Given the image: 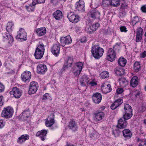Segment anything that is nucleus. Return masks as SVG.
Returning <instances> with one entry per match:
<instances>
[{"mask_svg": "<svg viewBox=\"0 0 146 146\" xmlns=\"http://www.w3.org/2000/svg\"><path fill=\"white\" fill-rule=\"evenodd\" d=\"M119 47L118 45L116 44L113 46V48H109L106 53V60L111 62L115 60L116 59V55L115 50Z\"/></svg>", "mask_w": 146, "mask_h": 146, "instance_id": "nucleus-1", "label": "nucleus"}, {"mask_svg": "<svg viewBox=\"0 0 146 146\" xmlns=\"http://www.w3.org/2000/svg\"><path fill=\"white\" fill-rule=\"evenodd\" d=\"M91 52L94 57L95 58L98 59L102 56L104 50L98 46L95 45L92 46Z\"/></svg>", "mask_w": 146, "mask_h": 146, "instance_id": "nucleus-2", "label": "nucleus"}, {"mask_svg": "<svg viewBox=\"0 0 146 146\" xmlns=\"http://www.w3.org/2000/svg\"><path fill=\"white\" fill-rule=\"evenodd\" d=\"M14 112L13 108L8 106L4 107L2 111L1 116L6 119H9L12 117Z\"/></svg>", "mask_w": 146, "mask_h": 146, "instance_id": "nucleus-3", "label": "nucleus"}, {"mask_svg": "<svg viewBox=\"0 0 146 146\" xmlns=\"http://www.w3.org/2000/svg\"><path fill=\"white\" fill-rule=\"evenodd\" d=\"M31 113L29 109H26L21 113V118L22 120L26 123H30L31 122Z\"/></svg>", "mask_w": 146, "mask_h": 146, "instance_id": "nucleus-4", "label": "nucleus"}, {"mask_svg": "<svg viewBox=\"0 0 146 146\" xmlns=\"http://www.w3.org/2000/svg\"><path fill=\"white\" fill-rule=\"evenodd\" d=\"M55 115L54 112H52L46 119L45 121V125L47 127H51L55 123Z\"/></svg>", "mask_w": 146, "mask_h": 146, "instance_id": "nucleus-5", "label": "nucleus"}, {"mask_svg": "<svg viewBox=\"0 0 146 146\" xmlns=\"http://www.w3.org/2000/svg\"><path fill=\"white\" fill-rule=\"evenodd\" d=\"M38 83L33 81L30 83L29 86L28 94L31 95L35 93L38 89Z\"/></svg>", "mask_w": 146, "mask_h": 146, "instance_id": "nucleus-6", "label": "nucleus"}, {"mask_svg": "<svg viewBox=\"0 0 146 146\" xmlns=\"http://www.w3.org/2000/svg\"><path fill=\"white\" fill-rule=\"evenodd\" d=\"M68 127L69 129L74 132L77 131L78 129V124L74 119H70L68 122Z\"/></svg>", "mask_w": 146, "mask_h": 146, "instance_id": "nucleus-7", "label": "nucleus"}, {"mask_svg": "<svg viewBox=\"0 0 146 146\" xmlns=\"http://www.w3.org/2000/svg\"><path fill=\"white\" fill-rule=\"evenodd\" d=\"M92 101L96 104H100L102 100V95L99 92H96L93 93L92 97Z\"/></svg>", "mask_w": 146, "mask_h": 146, "instance_id": "nucleus-8", "label": "nucleus"}, {"mask_svg": "<svg viewBox=\"0 0 146 146\" xmlns=\"http://www.w3.org/2000/svg\"><path fill=\"white\" fill-rule=\"evenodd\" d=\"M9 93L11 95H13V97L16 98H20L22 94L20 89L16 87H13Z\"/></svg>", "mask_w": 146, "mask_h": 146, "instance_id": "nucleus-9", "label": "nucleus"}, {"mask_svg": "<svg viewBox=\"0 0 146 146\" xmlns=\"http://www.w3.org/2000/svg\"><path fill=\"white\" fill-rule=\"evenodd\" d=\"M83 67V64L82 62H78L76 63L72 68L74 73H80Z\"/></svg>", "mask_w": 146, "mask_h": 146, "instance_id": "nucleus-10", "label": "nucleus"}, {"mask_svg": "<svg viewBox=\"0 0 146 146\" xmlns=\"http://www.w3.org/2000/svg\"><path fill=\"white\" fill-rule=\"evenodd\" d=\"M100 24L96 23L90 26H87L85 28L86 31L89 34H91L95 31L100 27Z\"/></svg>", "mask_w": 146, "mask_h": 146, "instance_id": "nucleus-11", "label": "nucleus"}, {"mask_svg": "<svg viewBox=\"0 0 146 146\" xmlns=\"http://www.w3.org/2000/svg\"><path fill=\"white\" fill-rule=\"evenodd\" d=\"M104 115L103 112L97 111L94 113V118L95 120L100 121L104 118Z\"/></svg>", "mask_w": 146, "mask_h": 146, "instance_id": "nucleus-12", "label": "nucleus"}, {"mask_svg": "<svg viewBox=\"0 0 146 146\" xmlns=\"http://www.w3.org/2000/svg\"><path fill=\"white\" fill-rule=\"evenodd\" d=\"M123 102V100L121 98H119L116 100L111 105L110 108L112 110H114L120 107Z\"/></svg>", "mask_w": 146, "mask_h": 146, "instance_id": "nucleus-13", "label": "nucleus"}, {"mask_svg": "<svg viewBox=\"0 0 146 146\" xmlns=\"http://www.w3.org/2000/svg\"><path fill=\"white\" fill-rule=\"evenodd\" d=\"M47 133L48 131L46 130L42 129L38 131L36 135V136L40 138L42 141H44L46 138Z\"/></svg>", "mask_w": 146, "mask_h": 146, "instance_id": "nucleus-14", "label": "nucleus"}, {"mask_svg": "<svg viewBox=\"0 0 146 146\" xmlns=\"http://www.w3.org/2000/svg\"><path fill=\"white\" fill-rule=\"evenodd\" d=\"M27 33L24 29H20L18 32V34L16 37L17 39L26 40Z\"/></svg>", "mask_w": 146, "mask_h": 146, "instance_id": "nucleus-15", "label": "nucleus"}, {"mask_svg": "<svg viewBox=\"0 0 146 146\" xmlns=\"http://www.w3.org/2000/svg\"><path fill=\"white\" fill-rule=\"evenodd\" d=\"M90 81V79L88 76L84 74L82 76L80 79V85L82 86H87Z\"/></svg>", "mask_w": 146, "mask_h": 146, "instance_id": "nucleus-16", "label": "nucleus"}, {"mask_svg": "<svg viewBox=\"0 0 146 146\" xmlns=\"http://www.w3.org/2000/svg\"><path fill=\"white\" fill-rule=\"evenodd\" d=\"M127 125V122L126 120L121 118L118 120L117 128L120 129H123L126 128Z\"/></svg>", "mask_w": 146, "mask_h": 146, "instance_id": "nucleus-17", "label": "nucleus"}, {"mask_svg": "<svg viewBox=\"0 0 146 146\" xmlns=\"http://www.w3.org/2000/svg\"><path fill=\"white\" fill-rule=\"evenodd\" d=\"M60 48V45L59 44H54L51 48L52 53L56 56H57L59 54Z\"/></svg>", "mask_w": 146, "mask_h": 146, "instance_id": "nucleus-18", "label": "nucleus"}, {"mask_svg": "<svg viewBox=\"0 0 146 146\" xmlns=\"http://www.w3.org/2000/svg\"><path fill=\"white\" fill-rule=\"evenodd\" d=\"M60 41L62 46H64L66 44L71 43L72 40L70 36H67L65 37L61 38Z\"/></svg>", "mask_w": 146, "mask_h": 146, "instance_id": "nucleus-19", "label": "nucleus"}, {"mask_svg": "<svg viewBox=\"0 0 146 146\" xmlns=\"http://www.w3.org/2000/svg\"><path fill=\"white\" fill-rule=\"evenodd\" d=\"M68 17L70 21L73 23H76L79 21L78 16L73 14L72 13H69Z\"/></svg>", "mask_w": 146, "mask_h": 146, "instance_id": "nucleus-20", "label": "nucleus"}, {"mask_svg": "<svg viewBox=\"0 0 146 146\" xmlns=\"http://www.w3.org/2000/svg\"><path fill=\"white\" fill-rule=\"evenodd\" d=\"M29 138V136L28 134L22 135L19 137L17 140V142L19 144H22L25 141L28 140Z\"/></svg>", "mask_w": 146, "mask_h": 146, "instance_id": "nucleus-21", "label": "nucleus"}, {"mask_svg": "<svg viewBox=\"0 0 146 146\" xmlns=\"http://www.w3.org/2000/svg\"><path fill=\"white\" fill-rule=\"evenodd\" d=\"M101 89L102 93L104 94L108 93L112 90L111 85L108 84L105 86L104 84H102L101 86Z\"/></svg>", "mask_w": 146, "mask_h": 146, "instance_id": "nucleus-22", "label": "nucleus"}, {"mask_svg": "<svg viewBox=\"0 0 146 146\" xmlns=\"http://www.w3.org/2000/svg\"><path fill=\"white\" fill-rule=\"evenodd\" d=\"M35 31L38 36H43L45 34L46 29L45 27H42L36 29Z\"/></svg>", "mask_w": 146, "mask_h": 146, "instance_id": "nucleus-23", "label": "nucleus"}, {"mask_svg": "<svg viewBox=\"0 0 146 146\" xmlns=\"http://www.w3.org/2000/svg\"><path fill=\"white\" fill-rule=\"evenodd\" d=\"M91 17L94 19H100V13L98 11L94 10L90 11L89 13Z\"/></svg>", "mask_w": 146, "mask_h": 146, "instance_id": "nucleus-24", "label": "nucleus"}, {"mask_svg": "<svg viewBox=\"0 0 146 146\" xmlns=\"http://www.w3.org/2000/svg\"><path fill=\"white\" fill-rule=\"evenodd\" d=\"M122 133L123 136L126 139L131 138L132 137V133L130 130L128 129H125L122 131Z\"/></svg>", "mask_w": 146, "mask_h": 146, "instance_id": "nucleus-25", "label": "nucleus"}, {"mask_svg": "<svg viewBox=\"0 0 146 146\" xmlns=\"http://www.w3.org/2000/svg\"><path fill=\"white\" fill-rule=\"evenodd\" d=\"M31 74H22L21 78L22 81L29 82L31 76Z\"/></svg>", "mask_w": 146, "mask_h": 146, "instance_id": "nucleus-26", "label": "nucleus"}, {"mask_svg": "<svg viewBox=\"0 0 146 146\" xmlns=\"http://www.w3.org/2000/svg\"><path fill=\"white\" fill-rule=\"evenodd\" d=\"M77 5L76 9L79 11H83L84 7V3L83 0H80L79 1L76 3Z\"/></svg>", "mask_w": 146, "mask_h": 146, "instance_id": "nucleus-27", "label": "nucleus"}, {"mask_svg": "<svg viewBox=\"0 0 146 146\" xmlns=\"http://www.w3.org/2000/svg\"><path fill=\"white\" fill-rule=\"evenodd\" d=\"M119 81L120 86L121 87H125L128 84V80L124 78H119Z\"/></svg>", "mask_w": 146, "mask_h": 146, "instance_id": "nucleus-28", "label": "nucleus"}, {"mask_svg": "<svg viewBox=\"0 0 146 146\" xmlns=\"http://www.w3.org/2000/svg\"><path fill=\"white\" fill-rule=\"evenodd\" d=\"M44 53L43 52L36 49L35 52V56L37 59H41Z\"/></svg>", "mask_w": 146, "mask_h": 146, "instance_id": "nucleus-29", "label": "nucleus"}, {"mask_svg": "<svg viewBox=\"0 0 146 146\" xmlns=\"http://www.w3.org/2000/svg\"><path fill=\"white\" fill-rule=\"evenodd\" d=\"M138 83V79L137 76H133L130 81V85L133 88L136 87Z\"/></svg>", "mask_w": 146, "mask_h": 146, "instance_id": "nucleus-30", "label": "nucleus"}, {"mask_svg": "<svg viewBox=\"0 0 146 146\" xmlns=\"http://www.w3.org/2000/svg\"><path fill=\"white\" fill-rule=\"evenodd\" d=\"M47 70L46 66L45 65L41 64L37 67V73H43Z\"/></svg>", "mask_w": 146, "mask_h": 146, "instance_id": "nucleus-31", "label": "nucleus"}, {"mask_svg": "<svg viewBox=\"0 0 146 146\" xmlns=\"http://www.w3.org/2000/svg\"><path fill=\"white\" fill-rule=\"evenodd\" d=\"M53 15L56 20H59L62 17V13L60 10L56 11L53 13Z\"/></svg>", "mask_w": 146, "mask_h": 146, "instance_id": "nucleus-32", "label": "nucleus"}, {"mask_svg": "<svg viewBox=\"0 0 146 146\" xmlns=\"http://www.w3.org/2000/svg\"><path fill=\"white\" fill-rule=\"evenodd\" d=\"M117 63L118 65L120 66L124 67L125 66L126 64L127 60L123 57H120L118 59Z\"/></svg>", "mask_w": 146, "mask_h": 146, "instance_id": "nucleus-33", "label": "nucleus"}, {"mask_svg": "<svg viewBox=\"0 0 146 146\" xmlns=\"http://www.w3.org/2000/svg\"><path fill=\"white\" fill-rule=\"evenodd\" d=\"M4 37V41L7 40L9 43H12L13 41V38L12 36L9 33L6 34Z\"/></svg>", "mask_w": 146, "mask_h": 146, "instance_id": "nucleus-34", "label": "nucleus"}, {"mask_svg": "<svg viewBox=\"0 0 146 146\" xmlns=\"http://www.w3.org/2000/svg\"><path fill=\"white\" fill-rule=\"evenodd\" d=\"M123 110V112H133V109L131 106L125 103H124Z\"/></svg>", "mask_w": 146, "mask_h": 146, "instance_id": "nucleus-35", "label": "nucleus"}, {"mask_svg": "<svg viewBox=\"0 0 146 146\" xmlns=\"http://www.w3.org/2000/svg\"><path fill=\"white\" fill-rule=\"evenodd\" d=\"M133 115V112H123L122 118L126 120L131 118Z\"/></svg>", "mask_w": 146, "mask_h": 146, "instance_id": "nucleus-36", "label": "nucleus"}, {"mask_svg": "<svg viewBox=\"0 0 146 146\" xmlns=\"http://www.w3.org/2000/svg\"><path fill=\"white\" fill-rule=\"evenodd\" d=\"M128 8V5L126 3L123 4L121 6L120 9V12L123 15H124L125 14L126 11L125 9H127Z\"/></svg>", "mask_w": 146, "mask_h": 146, "instance_id": "nucleus-37", "label": "nucleus"}, {"mask_svg": "<svg viewBox=\"0 0 146 146\" xmlns=\"http://www.w3.org/2000/svg\"><path fill=\"white\" fill-rule=\"evenodd\" d=\"M14 28L13 23L11 22H9L6 26V30L9 32H11L13 31Z\"/></svg>", "mask_w": 146, "mask_h": 146, "instance_id": "nucleus-38", "label": "nucleus"}, {"mask_svg": "<svg viewBox=\"0 0 146 146\" xmlns=\"http://www.w3.org/2000/svg\"><path fill=\"white\" fill-rule=\"evenodd\" d=\"M90 138L94 140H95L99 137L98 133L95 131H93L90 135Z\"/></svg>", "mask_w": 146, "mask_h": 146, "instance_id": "nucleus-39", "label": "nucleus"}, {"mask_svg": "<svg viewBox=\"0 0 146 146\" xmlns=\"http://www.w3.org/2000/svg\"><path fill=\"white\" fill-rule=\"evenodd\" d=\"M36 49L44 52L45 50L44 46L42 43L40 42H39V43L37 45Z\"/></svg>", "mask_w": 146, "mask_h": 146, "instance_id": "nucleus-40", "label": "nucleus"}, {"mask_svg": "<svg viewBox=\"0 0 146 146\" xmlns=\"http://www.w3.org/2000/svg\"><path fill=\"white\" fill-rule=\"evenodd\" d=\"M120 129L119 128H117V127L116 129H113L112 131V134L115 137L119 136L121 133V131L120 130Z\"/></svg>", "mask_w": 146, "mask_h": 146, "instance_id": "nucleus-41", "label": "nucleus"}, {"mask_svg": "<svg viewBox=\"0 0 146 146\" xmlns=\"http://www.w3.org/2000/svg\"><path fill=\"white\" fill-rule=\"evenodd\" d=\"M114 71L115 73H124L125 72H126L125 71V70L124 68L119 66L116 67L114 69Z\"/></svg>", "mask_w": 146, "mask_h": 146, "instance_id": "nucleus-42", "label": "nucleus"}, {"mask_svg": "<svg viewBox=\"0 0 146 146\" xmlns=\"http://www.w3.org/2000/svg\"><path fill=\"white\" fill-rule=\"evenodd\" d=\"M133 68L135 72H138L141 68L139 62H135L134 64Z\"/></svg>", "mask_w": 146, "mask_h": 146, "instance_id": "nucleus-43", "label": "nucleus"}, {"mask_svg": "<svg viewBox=\"0 0 146 146\" xmlns=\"http://www.w3.org/2000/svg\"><path fill=\"white\" fill-rule=\"evenodd\" d=\"M35 5H33L32 3V4H30L29 5H26L25 7L28 11L31 12L34 11Z\"/></svg>", "mask_w": 146, "mask_h": 146, "instance_id": "nucleus-44", "label": "nucleus"}, {"mask_svg": "<svg viewBox=\"0 0 146 146\" xmlns=\"http://www.w3.org/2000/svg\"><path fill=\"white\" fill-rule=\"evenodd\" d=\"M89 85L92 87H93L97 85V81L94 78H92L90 79V81L89 82Z\"/></svg>", "mask_w": 146, "mask_h": 146, "instance_id": "nucleus-45", "label": "nucleus"}, {"mask_svg": "<svg viewBox=\"0 0 146 146\" xmlns=\"http://www.w3.org/2000/svg\"><path fill=\"white\" fill-rule=\"evenodd\" d=\"M120 0H112L111 4L115 7H117L120 4Z\"/></svg>", "mask_w": 146, "mask_h": 146, "instance_id": "nucleus-46", "label": "nucleus"}, {"mask_svg": "<svg viewBox=\"0 0 146 146\" xmlns=\"http://www.w3.org/2000/svg\"><path fill=\"white\" fill-rule=\"evenodd\" d=\"M33 4L35 5L37 4L43 3L45 2V0H33Z\"/></svg>", "mask_w": 146, "mask_h": 146, "instance_id": "nucleus-47", "label": "nucleus"}, {"mask_svg": "<svg viewBox=\"0 0 146 146\" xmlns=\"http://www.w3.org/2000/svg\"><path fill=\"white\" fill-rule=\"evenodd\" d=\"M131 22L134 24H135L139 21V18L138 16H135L131 19Z\"/></svg>", "mask_w": 146, "mask_h": 146, "instance_id": "nucleus-48", "label": "nucleus"}, {"mask_svg": "<svg viewBox=\"0 0 146 146\" xmlns=\"http://www.w3.org/2000/svg\"><path fill=\"white\" fill-rule=\"evenodd\" d=\"M143 29L141 27H139L137 29V35H142Z\"/></svg>", "mask_w": 146, "mask_h": 146, "instance_id": "nucleus-49", "label": "nucleus"}, {"mask_svg": "<svg viewBox=\"0 0 146 146\" xmlns=\"http://www.w3.org/2000/svg\"><path fill=\"white\" fill-rule=\"evenodd\" d=\"M109 74H100V76L102 78H107L109 76Z\"/></svg>", "mask_w": 146, "mask_h": 146, "instance_id": "nucleus-50", "label": "nucleus"}, {"mask_svg": "<svg viewBox=\"0 0 146 146\" xmlns=\"http://www.w3.org/2000/svg\"><path fill=\"white\" fill-rule=\"evenodd\" d=\"M116 92L117 94H122L124 92L123 89L121 88H119L116 89Z\"/></svg>", "mask_w": 146, "mask_h": 146, "instance_id": "nucleus-51", "label": "nucleus"}, {"mask_svg": "<svg viewBox=\"0 0 146 146\" xmlns=\"http://www.w3.org/2000/svg\"><path fill=\"white\" fill-rule=\"evenodd\" d=\"M142 35H136V41L137 42H139L141 41L142 39Z\"/></svg>", "mask_w": 146, "mask_h": 146, "instance_id": "nucleus-52", "label": "nucleus"}, {"mask_svg": "<svg viewBox=\"0 0 146 146\" xmlns=\"http://www.w3.org/2000/svg\"><path fill=\"white\" fill-rule=\"evenodd\" d=\"M50 97L49 94L46 93L43 96L42 99L43 100H45L49 99Z\"/></svg>", "mask_w": 146, "mask_h": 146, "instance_id": "nucleus-53", "label": "nucleus"}, {"mask_svg": "<svg viewBox=\"0 0 146 146\" xmlns=\"http://www.w3.org/2000/svg\"><path fill=\"white\" fill-rule=\"evenodd\" d=\"M5 90L4 86L1 83H0V93L3 92Z\"/></svg>", "mask_w": 146, "mask_h": 146, "instance_id": "nucleus-54", "label": "nucleus"}, {"mask_svg": "<svg viewBox=\"0 0 146 146\" xmlns=\"http://www.w3.org/2000/svg\"><path fill=\"white\" fill-rule=\"evenodd\" d=\"M120 29L121 32H126L127 31L126 28L125 26H121L120 27Z\"/></svg>", "mask_w": 146, "mask_h": 146, "instance_id": "nucleus-55", "label": "nucleus"}, {"mask_svg": "<svg viewBox=\"0 0 146 146\" xmlns=\"http://www.w3.org/2000/svg\"><path fill=\"white\" fill-rule=\"evenodd\" d=\"M141 9L142 11L144 13H146V5H143L142 6L141 8Z\"/></svg>", "mask_w": 146, "mask_h": 146, "instance_id": "nucleus-56", "label": "nucleus"}, {"mask_svg": "<svg viewBox=\"0 0 146 146\" xmlns=\"http://www.w3.org/2000/svg\"><path fill=\"white\" fill-rule=\"evenodd\" d=\"M73 63V61L72 60H71V59H69L67 62V65L68 66H69L70 67H71Z\"/></svg>", "mask_w": 146, "mask_h": 146, "instance_id": "nucleus-57", "label": "nucleus"}, {"mask_svg": "<svg viewBox=\"0 0 146 146\" xmlns=\"http://www.w3.org/2000/svg\"><path fill=\"white\" fill-rule=\"evenodd\" d=\"M146 56V51H144L143 52L141 53L140 54V56L141 58H144Z\"/></svg>", "mask_w": 146, "mask_h": 146, "instance_id": "nucleus-58", "label": "nucleus"}, {"mask_svg": "<svg viewBox=\"0 0 146 146\" xmlns=\"http://www.w3.org/2000/svg\"><path fill=\"white\" fill-rule=\"evenodd\" d=\"M102 3L103 4H106L107 5L111 4L110 1L108 0H103Z\"/></svg>", "mask_w": 146, "mask_h": 146, "instance_id": "nucleus-59", "label": "nucleus"}, {"mask_svg": "<svg viewBox=\"0 0 146 146\" xmlns=\"http://www.w3.org/2000/svg\"><path fill=\"white\" fill-rule=\"evenodd\" d=\"M5 125V123L3 122V120L0 119V128L3 127Z\"/></svg>", "mask_w": 146, "mask_h": 146, "instance_id": "nucleus-60", "label": "nucleus"}, {"mask_svg": "<svg viewBox=\"0 0 146 146\" xmlns=\"http://www.w3.org/2000/svg\"><path fill=\"white\" fill-rule=\"evenodd\" d=\"M68 68L67 66L66 65H64L61 70V72H64Z\"/></svg>", "mask_w": 146, "mask_h": 146, "instance_id": "nucleus-61", "label": "nucleus"}, {"mask_svg": "<svg viewBox=\"0 0 146 146\" xmlns=\"http://www.w3.org/2000/svg\"><path fill=\"white\" fill-rule=\"evenodd\" d=\"M3 98V96H0V106H1L3 105L2 99Z\"/></svg>", "mask_w": 146, "mask_h": 146, "instance_id": "nucleus-62", "label": "nucleus"}, {"mask_svg": "<svg viewBox=\"0 0 146 146\" xmlns=\"http://www.w3.org/2000/svg\"><path fill=\"white\" fill-rule=\"evenodd\" d=\"M140 94V93L138 91H135V95L136 97L139 96Z\"/></svg>", "mask_w": 146, "mask_h": 146, "instance_id": "nucleus-63", "label": "nucleus"}, {"mask_svg": "<svg viewBox=\"0 0 146 146\" xmlns=\"http://www.w3.org/2000/svg\"><path fill=\"white\" fill-rule=\"evenodd\" d=\"M106 108L105 106H102L100 108H99V110L100 111H102L104 110Z\"/></svg>", "mask_w": 146, "mask_h": 146, "instance_id": "nucleus-64", "label": "nucleus"}]
</instances>
